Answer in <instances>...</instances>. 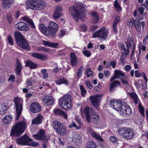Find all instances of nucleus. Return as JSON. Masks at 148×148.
Here are the masks:
<instances>
[{
	"mask_svg": "<svg viewBox=\"0 0 148 148\" xmlns=\"http://www.w3.org/2000/svg\"><path fill=\"white\" fill-rule=\"evenodd\" d=\"M42 100L45 103L48 105H51L53 103V98L51 97H49L47 96H46L43 98Z\"/></svg>",
	"mask_w": 148,
	"mask_h": 148,
	"instance_id": "b1692460",
	"label": "nucleus"
},
{
	"mask_svg": "<svg viewBox=\"0 0 148 148\" xmlns=\"http://www.w3.org/2000/svg\"><path fill=\"white\" fill-rule=\"evenodd\" d=\"M84 83L86 84L87 87L89 89H91L92 88V86L91 83L87 81H86Z\"/></svg>",
	"mask_w": 148,
	"mask_h": 148,
	"instance_id": "680f3d73",
	"label": "nucleus"
},
{
	"mask_svg": "<svg viewBox=\"0 0 148 148\" xmlns=\"http://www.w3.org/2000/svg\"><path fill=\"white\" fill-rule=\"evenodd\" d=\"M8 42L9 45H12L14 44V40L12 37L10 35H9L8 36Z\"/></svg>",
	"mask_w": 148,
	"mask_h": 148,
	"instance_id": "49530a36",
	"label": "nucleus"
},
{
	"mask_svg": "<svg viewBox=\"0 0 148 148\" xmlns=\"http://www.w3.org/2000/svg\"><path fill=\"white\" fill-rule=\"evenodd\" d=\"M14 102L15 105L17 113V116L16 119L18 120L21 114L23 109V101L19 98L16 97L15 99Z\"/></svg>",
	"mask_w": 148,
	"mask_h": 148,
	"instance_id": "6e6552de",
	"label": "nucleus"
},
{
	"mask_svg": "<svg viewBox=\"0 0 148 148\" xmlns=\"http://www.w3.org/2000/svg\"><path fill=\"white\" fill-rule=\"evenodd\" d=\"M89 131L91 135L96 140H97L101 142H103V139L101 137L99 134H97L92 129H89Z\"/></svg>",
	"mask_w": 148,
	"mask_h": 148,
	"instance_id": "aec40b11",
	"label": "nucleus"
},
{
	"mask_svg": "<svg viewBox=\"0 0 148 148\" xmlns=\"http://www.w3.org/2000/svg\"><path fill=\"white\" fill-rule=\"evenodd\" d=\"M23 20L28 23L31 28L34 29L35 28V26L32 19H30L27 16H25L22 17Z\"/></svg>",
	"mask_w": 148,
	"mask_h": 148,
	"instance_id": "4be33fe9",
	"label": "nucleus"
},
{
	"mask_svg": "<svg viewBox=\"0 0 148 148\" xmlns=\"http://www.w3.org/2000/svg\"><path fill=\"white\" fill-rule=\"evenodd\" d=\"M84 10V7L83 6L82 4L80 3H75L73 7H70L69 8L70 12H73V16L80 18L83 21L85 20V17L87 15L86 12Z\"/></svg>",
	"mask_w": 148,
	"mask_h": 148,
	"instance_id": "f257e3e1",
	"label": "nucleus"
},
{
	"mask_svg": "<svg viewBox=\"0 0 148 148\" xmlns=\"http://www.w3.org/2000/svg\"><path fill=\"white\" fill-rule=\"evenodd\" d=\"M135 20L133 18L130 19V20L128 22L127 25L130 27H132L133 26L134 23H135Z\"/></svg>",
	"mask_w": 148,
	"mask_h": 148,
	"instance_id": "603ef678",
	"label": "nucleus"
},
{
	"mask_svg": "<svg viewBox=\"0 0 148 148\" xmlns=\"http://www.w3.org/2000/svg\"><path fill=\"white\" fill-rule=\"evenodd\" d=\"M43 43L44 45L52 48H57L59 45L58 43H51L48 41L45 40L43 41Z\"/></svg>",
	"mask_w": 148,
	"mask_h": 148,
	"instance_id": "393cba45",
	"label": "nucleus"
},
{
	"mask_svg": "<svg viewBox=\"0 0 148 148\" xmlns=\"http://www.w3.org/2000/svg\"><path fill=\"white\" fill-rule=\"evenodd\" d=\"M7 108L5 105L1 104L0 105V114H4Z\"/></svg>",
	"mask_w": 148,
	"mask_h": 148,
	"instance_id": "e433bc0d",
	"label": "nucleus"
},
{
	"mask_svg": "<svg viewBox=\"0 0 148 148\" xmlns=\"http://www.w3.org/2000/svg\"><path fill=\"white\" fill-rule=\"evenodd\" d=\"M114 6L116 11L117 12H120L121 10V8L118 3L117 0H116L115 1Z\"/></svg>",
	"mask_w": 148,
	"mask_h": 148,
	"instance_id": "79ce46f5",
	"label": "nucleus"
},
{
	"mask_svg": "<svg viewBox=\"0 0 148 148\" xmlns=\"http://www.w3.org/2000/svg\"><path fill=\"white\" fill-rule=\"evenodd\" d=\"M119 133L124 138L129 140L133 138L135 134L134 130L130 128H125L120 129L119 130Z\"/></svg>",
	"mask_w": 148,
	"mask_h": 148,
	"instance_id": "423d86ee",
	"label": "nucleus"
},
{
	"mask_svg": "<svg viewBox=\"0 0 148 148\" xmlns=\"http://www.w3.org/2000/svg\"><path fill=\"white\" fill-rule=\"evenodd\" d=\"M27 8L36 10H41L46 6L45 2L42 0H30L26 3Z\"/></svg>",
	"mask_w": 148,
	"mask_h": 148,
	"instance_id": "f03ea898",
	"label": "nucleus"
},
{
	"mask_svg": "<svg viewBox=\"0 0 148 148\" xmlns=\"http://www.w3.org/2000/svg\"><path fill=\"white\" fill-rule=\"evenodd\" d=\"M110 139V141L113 143H115L117 141V138L114 136H111Z\"/></svg>",
	"mask_w": 148,
	"mask_h": 148,
	"instance_id": "0e129e2a",
	"label": "nucleus"
},
{
	"mask_svg": "<svg viewBox=\"0 0 148 148\" xmlns=\"http://www.w3.org/2000/svg\"><path fill=\"white\" fill-rule=\"evenodd\" d=\"M141 74L138 70L135 71V77H140Z\"/></svg>",
	"mask_w": 148,
	"mask_h": 148,
	"instance_id": "69168bd1",
	"label": "nucleus"
},
{
	"mask_svg": "<svg viewBox=\"0 0 148 148\" xmlns=\"http://www.w3.org/2000/svg\"><path fill=\"white\" fill-rule=\"evenodd\" d=\"M82 67H81L79 68L77 73V79H79L81 76L82 73Z\"/></svg>",
	"mask_w": 148,
	"mask_h": 148,
	"instance_id": "a18cd8bd",
	"label": "nucleus"
},
{
	"mask_svg": "<svg viewBox=\"0 0 148 148\" xmlns=\"http://www.w3.org/2000/svg\"><path fill=\"white\" fill-rule=\"evenodd\" d=\"M91 15V20L92 22L96 23L98 22L99 18L98 15L96 12H92L90 13Z\"/></svg>",
	"mask_w": 148,
	"mask_h": 148,
	"instance_id": "5701e85b",
	"label": "nucleus"
},
{
	"mask_svg": "<svg viewBox=\"0 0 148 148\" xmlns=\"http://www.w3.org/2000/svg\"><path fill=\"white\" fill-rule=\"evenodd\" d=\"M53 126L56 132L61 135L64 136L67 132L66 128L58 121H54L53 123Z\"/></svg>",
	"mask_w": 148,
	"mask_h": 148,
	"instance_id": "0eeeda50",
	"label": "nucleus"
},
{
	"mask_svg": "<svg viewBox=\"0 0 148 148\" xmlns=\"http://www.w3.org/2000/svg\"><path fill=\"white\" fill-rule=\"evenodd\" d=\"M83 53L85 56L87 57H90L91 54L90 52L88 50L83 51Z\"/></svg>",
	"mask_w": 148,
	"mask_h": 148,
	"instance_id": "6e6d98bb",
	"label": "nucleus"
},
{
	"mask_svg": "<svg viewBox=\"0 0 148 148\" xmlns=\"http://www.w3.org/2000/svg\"><path fill=\"white\" fill-rule=\"evenodd\" d=\"M79 136H78L76 137L73 136V140L74 142H75L76 143H77L79 142Z\"/></svg>",
	"mask_w": 148,
	"mask_h": 148,
	"instance_id": "13d9d810",
	"label": "nucleus"
},
{
	"mask_svg": "<svg viewBox=\"0 0 148 148\" xmlns=\"http://www.w3.org/2000/svg\"><path fill=\"white\" fill-rule=\"evenodd\" d=\"M122 106H121V108L119 110L120 111V113L121 114H123V113L125 110V109H126V106H128V105H127L124 103H122Z\"/></svg>",
	"mask_w": 148,
	"mask_h": 148,
	"instance_id": "c03bdc74",
	"label": "nucleus"
},
{
	"mask_svg": "<svg viewBox=\"0 0 148 148\" xmlns=\"http://www.w3.org/2000/svg\"><path fill=\"white\" fill-rule=\"evenodd\" d=\"M54 113L56 115H61L63 111L59 109H57L54 110Z\"/></svg>",
	"mask_w": 148,
	"mask_h": 148,
	"instance_id": "8fccbe9b",
	"label": "nucleus"
},
{
	"mask_svg": "<svg viewBox=\"0 0 148 148\" xmlns=\"http://www.w3.org/2000/svg\"><path fill=\"white\" fill-rule=\"evenodd\" d=\"M58 26L57 24L53 22L50 23L47 28L48 30V35H50L51 37H54L58 30Z\"/></svg>",
	"mask_w": 148,
	"mask_h": 148,
	"instance_id": "9d476101",
	"label": "nucleus"
},
{
	"mask_svg": "<svg viewBox=\"0 0 148 148\" xmlns=\"http://www.w3.org/2000/svg\"><path fill=\"white\" fill-rule=\"evenodd\" d=\"M42 119V116L40 115H38L37 117L33 120L32 122V124H40L41 123Z\"/></svg>",
	"mask_w": 148,
	"mask_h": 148,
	"instance_id": "cd10ccee",
	"label": "nucleus"
},
{
	"mask_svg": "<svg viewBox=\"0 0 148 148\" xmlns=\"http://www.w3.org/2000/svg\"><path fill=\"white\" fill-rule=\"evenodd\" d=\"M14 36L16 43L24 38L22 34L18 31L15 32Z\"/></svg>",
	"mask_w": 148,
	"mask_h": 148,
	"instance_id": "bb28decb",
	"label": "nucleus"
},
{
	"mask_svg": "<svg viewBox=\"0 0 148 148\" xmlns=\"http://www.w3.org/2000/svg\"><path fill=\"white\" fill-rule=\"evenodd\" d=\"M18 144L23 145H28L31 139L26 135L25 134L21 137L18 138L16 140Z\"/></svg>",
	"mask_w": 148,
	"mask_h": 148,
	"instance_id": "9b49d317",
	"label": "nucleus"
},
{
	"mask_svg": "<svg viewBox=\"0 0 148 148\" xmlns=\"http://www.w3.org/2000/svg\"><path fill=\"white\" fill-rule=\"evenodd\" d=\"M101 95H96L94 96H91L89 97L92 105L95 107H97L99 104V102L101 99Z\"/></svg>",
	"mask_w": 148,
	"mask_h": 148,
	"instance_id": "2eb2a0df",
	"label": "nucleus"
},
{
	"mask_svg": "<svg viewBox=\"0 0 148 148\" xmlns=\"http://www.w3.org/2000/svg\"><path fill=\"white\" fill-rule=\"evenodd\" d=\"M62 15V13L55 11L53 15V17L55 19H58Z\"/></svg>",
	"mask_w": 148,
	"mask_h": 148,
	"instance_id": "de8ad7c7",
	"label": "nucleus"
},
{
	"mask_svg": "<svg viewBox=\"0 0 148 148\" xmlns=\"http://www.w3.org/2000/svg\"><path fill=\"white\" fill-rule=\"evenodd\" d=\"M17 43L18 45L23 49L27 51H30L31 49L30 47L28 45L27 41L24 38L19 42H17Z\"/></svg>",
	"mask_w": 148,
	"mask_h": 148,
	"instance_id": "dca6fc26",
	"label": "nucleus"
},
{
	"mask_svg": "<svg viewBox=\"0 0 148 148\" xmlns=\"http://www.w3.org/2000/svg\"><path fill=\"white\" fill-rule=\"evenodd\" d=\"M134 25L138 32H140L141 30L140 24L139 21L135 20Z\"/></svg>",
	"mask_w": 148,
	"mask_h": 148,
	"instance_id": "473e14b6",
	"label": "nucleus"
},
{
	"mask_svg": "<svg viewBox=\"0 0 148 148\" xmlns=\"http://www.w3.org/2000/svg\"><path fill=\"white\" fill-rule=\"evenodd\" d=\"M26 66H29L32 69L36 68L37 65L29 60H27L26 62Z\"/></svg>",
	"mask_w": 148,
	"mask_h": 148,
	"instance_id": "2f4dec72",
	"label": "nucleus"
},
{
	"mask_svg": "<svg viewBox=\"0 0 148 148\" xmlns=\"http://www.w3.org/2000/svg\"><path fill=\"white\" fill-rule=\"evenodd\" d=\"M71 98L69 95H64L59 99V104L63 110H67L71 108Z\"/></svg>",
	"mask_w": 148,
	"mask_h": 148,
	"instance_id": "20e7f679",
	"label": "nucleus"
},
{
	"mask_svg": "<svg viewBox=\"0 0 148 148\" xmlns=\"http://www.w3.org/2000/svg\"><path fill=\"white\" fill-rule=\"evenodd\" d=\"M26 125V123L24 121L16 123L12 129L10 135L19 136L24 132Z\"/></svg>",
	"mask_w": 148,
	"mask_h": 148,
	"instance_id": "7ed1b4c3",
	"label": "nucleus"
},
{
	"mask_svg": "<svg viewBox=\"0 0 148 148\" xmlns=\"http://www.w3.org/2000/svg\"><path fill=\"white\" fill-rule=\"evenodd\" d=\"M16 67L15 70L17 74L19 76L21 75V71L23 67L18 60L17 59L16 60Z\"/></svg>",
	"mask_w": 148,
	"mask_h": 148,
	"instance_id": "412c9836",
	"label": "nucleus"
},
{
	"mask_svg": "<svg viewBox=\"0 0 148 148\" xmlns=\"http://www.w3.org/2000/svg\"><path fill=\"white\" fill-rule=\"evenodd\" d=\"M97 145L95 142L92 141H90L88 145L87 146V148H95Z\"/></svg>",
	"mask_w": 148,
	"mask_h": 148,
	"instance_id": "4c0bfd02",
	"label": "nucleus"
},
{
	"mask_svg": "<svg viewBox=\"0 0 148 148\" xmlns=\"http://www.w3.org/2000/svg\"><path fill=\"white\" fill-rule=\"evenodd\" d=\"M62 10V7L61 6H58L56 7V12L62 13L61 12Z\"/></svg>",
	"mask_w": 148,
	"mask_h": 148,
	"instance_id": "4d7b16f0",
	"label": "nucleus"
},
{
	"mask_svg": "<svg viewBox=\"0 0 148 148\" xmlns=\"http://www.w3.org/2000/svg\"><path fill=\"white\" fill-rule=\"evenodd\" d=\"M124 69L126 71H129L131 69V67L130 65H127L125 66Z\"/></svg>",
	"mask_w": 148,
	"mask_h": 148,
	"instance_id": "774afa93",
	"label": "nucleus"
},
{
	"mask_svg": "<svg viewBox=\"0 0 148 148\" xmlns=\"http://www.w3.org/2000/svg\"><path fill=\"white\" fill-rule=\"evenodd\" d=\"M12 120V118L11 116L6 115L2 119V121L4 124H8L11 122Z\"/></svg>",
	"mask_w": 148,
	"mask_h": 148,
	"instance_id": "c756f323",
	"label": "nucleus"
},
{
	"mask_svg": "<svg viewBox=\"0 0 148 148\" xmlns=\"http://www.w3.org/2000/svg\"><path fill=\"white\" fill-rule=\"evenodd\" d=\"M87 77H89L90 76H92L93 75V72L90 71V69H88L87 70Z\"/></svg>",
	"mask_w": 148,
	"mask_h": 148,
	"instance_id": "bf43d9fd",
	"label": "nucleus"
},
{
	"mask_svg": "<svg viewBox=\"0 0 148 148\" xmlns=\"http://www.w3.org/2000/svg\"><path fill=\"white\" fill-rule=\"evenodd\" d=\"M122 114L124 116L125 115H130L132 112V110L129 106H126V109Z\"/></svg>",
	"mask_w": 148,
	"mask_h": 148,
	"instance_id": "72a5a7b5",
	"label": "nucleus"
},
{
	"mask_svg": "<svg viewBox=\"0 0 148 148\" xmlns=\"http://www.w3.org/2000/svg\"><path fill=\"white\" fill-rule=\"evenodd\" d=\"M16 28L22 31H26L29 29V25L23 22H19L15 25Z\"/></svg>",
	"mask_w": 148,
	"mask_h": 148,
	"instance_id": "ddd939ff",
	"label": "nucleus"
},
{
	"mask_svg": "<svg viewBox=\"0 0 148 148\" xmlns=\"http://www.w3.org/2000/svg\"><path fill=\"white\" fill-rule=\"evenodd\" d=\"M145 9L143 7H140L138 9V11L141 15L143 14V12L144 11Z\"/></svg>",
	"mask_w": 148,
	"mask_h": 148,
	"instance_id": "e2e57ef3",
	"label": "nucleus"
},
{
	"mask_svg": "<svg viewBox=\"0 0 148 148\" xmlns=\"http://www.w3.org/2000/svg\"><path fill=\"white\" fill-rule=\"evenodd\" d=\"M30 109L32 112L34 113H37L41 111V108L38 103L35 102L31 105Z\"/></svg>",
	"mask_w": 148,
	"mask_h": 148,
	"instance_id": "f3484780",
	"label": "nucleus"
},
{
	"mask_svg": "<svg viewBox=\"0 0 148 148\" xmlns=\"http://www.w3.org/2000/svg\"><path fill=\"white\" fill-rule=\"evenodd\" d=\"M130 95L134 100L135 103L136 104H137L138 103V98L136 94L132 92L130 93Z\"/></svg>",
	"mask_w": 148,
	"mask_h": 148,
	"instance_id": "c9c22d12",
	"label": "nucleus"
},
{
	"mask_svg": "<svg viewBox=\"0 0 148 148\" xmlns=\"http://www.w3.org/2000/svg\"><path fill=\"white\" fill-rule=\"evenodd\" d=\"M138 108L139 111L140 113L143 116H144L145 115V109L144 107L142 106L140 104L138 105Z\"/></svg>",
	"mask_w": 148,
	"mask_h": 148,
	"instance_id": "09e8293b",
	"label": "nucleus"
},
{
	"mask_svg": "<svg viewBox=\"0 0 148 148\" xmlns=\"http://www.w3.org/2000/svg\"><path fill=\"white\" fill-rule=\"evenodd\" d=\"M40 31L45 35H48V30L44 24H41L39 26Z\"/></svg>",
	"mask_w": 148,
	"mask_h": 148,
	"instance_id": "7c9ffc66",
	"label": "nucleus"
},
{
	"mask_svg": "<svg viewBox=\"0 0 148 148\" xmlns=\"http://www.w3.org/2000/svg\"><path fill=\"white\" fill-rule=\"evenodd\" d=\"M117 25H116L114 23H113L112 28L113 29V31L114 34H116L117 32V30L116 28V26Z\"/></svg>",
	"mask_w": 148,
	"mask_h": 148,
	"instance_id": "052dcab7",
	"label": "nucleus"
},
{
	"mask_svg": "<svg viewBox=\"0 0 148 148\" xmlns=\"http://www.w3.org/2000/svg\"><path fill=\"white\" fill-rule=\"evenodd\" d=\"M56 82L58 85H60L63 83L66 84H68V81L66 79H60L57 80Z\"/></svg>",
	"mask_w": 148,
	"mask_h": 148,
	"instance_id": "f704fd0d",
	"label": "nucleus"
},
{
	"mask_svg": "<svg viewBox=\"0 0 148 148\" xmlns=\"http://www.w3.org/2000/svg\"><path fill=\"white\" fill-rule=\"evenodd\" d=\"M120 20V18L119 17H117L116 18L114 19L113 23H114L115 24L117 25L118 22Z\"/></svg>",
	"mask_w": 148,
	"mask_h": 148,
	"instance_id": "338daca9",
	"label": "nucleus"
},
{
	"mask_svg": "<svg viewBox=\"0 0 148 148\" xmlns=\"http://www.w3.org/2000/svg\"><path fill=\"white\" fill-rule=\"evenodd\" d=\"M33 136L37 139L42 140L44 142H47L48 139L46 138L45 132L42 130H40L39 132L36 134H34Z\"/></svg>",
	"mask_w": 148,
	"mask_h": 148,
	"instance_id": "4468645a",
	"label": "nucleus"
},
{
	"mask_svg": "<svg viewBox=\"0 0 148 148\" xmlns=\"http://www.w3.org/2000/svg\"><path fill=\"white\" fill-rule=\"evenodd\" d=\"M124 102H121L120 101H118V104L117 105V108H116V110L119 111L120 110L121 108V106H122V103H123Z\"/></svg>",
	"mask_w": 148,
	"mask_h": 148,
	"instance_id": "5fc2aeb1",
	"label": "nucleus"
},
{
	"mask_svg": "<svg viewBox=\"0 0 148 148\" xmlns=\"http://www.w3.org/2000/svg\"><path fill=\"white\" fill-rule=\"evenodd\" d=\"M14 2V0H3L2 5L3 9H6L11 7Z\"/></svg>",
	"mask_w": 148,
	"mask_h": 148,
	"instance_id": "a211bd4d",
	"label": "nucleus"
},
{
	"mask_svg": "<svg viewBox=\"0 0 148 148\" xmlns=\"http://www.w3.org/2000/svg\"><path fill=\"white\" fill-rule=\"evenodd\" d=\"M120 85L121 83L119 81H116L113 82H112L110 85V91H112L113 89L115 87H117V86H120Z\"/></svg>",
	"mask_w": 148,
	"mask_h": 148,
	"instance_id": "c85d7f7f",
	"label": "nucleus"
},
{
	"mask_svg": "<svg viewBox=\"0 0 148 148\" xmlns=\"http://www.w3.org/2000/svg\"><path fill=\"white\" fill-rule=\"evenodd\" d=\"M121 48L122 50H123L125 52V55L127 56L129 53V49H126L125 48V45L123 44H122L121 45Z\"/></svg>",
	"mask_w": 148,
	"mask_h": 148,
	"instance_id": "a19ab883",
	"label": "nucleus"
},
{
	"mask_svg": "<svg viewBox=\"0 0 148 148\" xmlns=\"http://www.w3.org/2000/svg\"><path fill=\"white\" fill-rule=\"evenodd\" d=\"M32 56L34 58L43 61L47 60V56L45 54L39 53H34L32 54Z\"/></svg>",
	"mask_w": 148,
	"mask_h": 148,
	"instance_id": "6ab92c4d",
	"label": "nucleus"
},
{
	"mask_svg": "<svg viewBox=\"0 0 148 148\" xmlns=\"http://www.w3.org/2000/svg\"><path fill=\"white\" fill-rule=\"evenodd\" d=\"M114 73L116 78L120 79L121 82L124 84H128V78L127 77L124 73L120 70H116L115 71Z\"/></svg>",
	"mask_w": 148,
	"mask_h": 148,
	"instance_id": "f8f14e48",
	"label": "nucleus"
},
{
	"mask_svg": "<svg viewBox=\"0 0 148 148\" xmlns=\"http://www.w3.org/2000/svg\"><path fill=\"white\" fill-rule=\"evenodd\" d=\"M69 127L70 128H75L76 130L79 129L80 128V126H78L76 123L73 121L72 122L71 124L69 125Z\"/></svg>",
	"mask_w": 148,
	"mask_h": 148,
	"instance_id": "58836bf2",
	"label": "nucleus"
},
{
	"mask_svg": "<svg viewBox=\"0 0 148 148\" xmlns=\"http://www.w3.org/2000/svg\"><path fill=\"white\" fill-rule=\"evenodd\" d=\"M71 62L73 66L76 65L78 63L77 58L74 53H72L71 54Z\"/></svg>",
	"mask_w": 148,
	"mask_h": 148,
	"instance_id": "a878e982",
	"label": "nucleus"
},
{
	"mask_svg": "<svg viewBox=\"0 0 148 148\" xmlns=\"http://www.w3.org/2000/svg\"><path fill=\"white\" fill-rule=\"evenodd\" d=\"M111 103V107H113V108L116 110V108H117V105L118 104V101L116 100H110Z\"/></svg>",
	"mask_w": 148,
	"mask_h": 148,
	"instance_id": "ea45409f",
	"label": "nucleus"
},
{
	"mask_svg": "<svg viewBox=\"0 0 148 148\" xmlns=\"http://www.w3.org/2000/svg\"><path fill=\"white\" fill-rule=\"evenodd\" d=\"M108 33L107 30L104 27H103L100 30L94 32L93 34V37L94 38H100L105 39L107 37Z\"/></svg>",
	"mask_w": 148,
	"mask_h": 148,
	"instance_id": "1a4fd4ad",
	"label": "nucleus"
},
{
	"mask_svg": "<svg viewBox=\"0 0 148 148\" xmlns=\"http://www.w3.org/2000/svg\"><path fill=\"white\" fill-rule=\"evenodd\" d=\"M80 88L81 91L82 95L83 96H84L86 93V90L85 88L82 86H80Z\"/></svg>",
	"mask_w": 148,
	"mask_h": 148,
	"instance_id": "3c124183",
	"label": "nucleus"
},
{
	"mask_svg": "<svg viewBox=\"0 0 148 148\" xmlns=\"http://www.w3.org/2000/svg\"><path fill=\"white\" fill-rule=\"evenodd\" d=\"M37 50L39 51H43L44 52H48L49 50L44 47H41L38 48Z\"/></svg>",
	"mask_w": 148,
	"mask_h": 148,
	"instance_id": "864d4df0",
	"label": "nucleus"
},
{
	"mask_svg": "<svg viewBox=\"0 0 148 148\" xmlns=\"http://www.w3.org/2000/svg\"><path fill=\"white\" fill-rule=\"evenodd\" d=\"M84 113L85 115L87 121H91L93 119L97 120L99 118L98 114L95 112L92 108L86 107L84 110Z\"/></svg>",
	"mask_w": 148,
	"mask_h": 148,
	"instance_id": "39448f33",
	"label": "nucleus"
},
{
	"mask_svg": "<svg viewBox=\"0 0 148 148\" xmlns=\"http://www.w3.org/2000/svg\"><path fill=\"white\" fill-rule=\"evenodd\" d=\"M39 145V144L38 142L35 141H32V140L31 139V141H30L28 146L36 147L38 146Z\"/></svg>",
	"mask_w": 148,
	"mask_h": 148,
	"instance_id": "37998d69",
	"label": "nucleus"
}]
</instances>
